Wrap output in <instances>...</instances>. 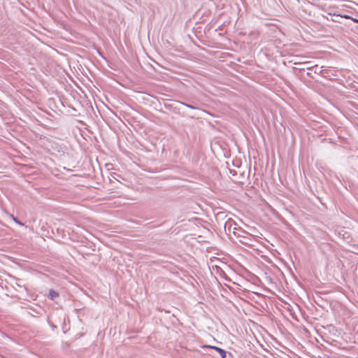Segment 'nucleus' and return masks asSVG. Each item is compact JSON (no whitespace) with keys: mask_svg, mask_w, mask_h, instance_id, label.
<instances>
[{"mask_svg":"<svg viewBox=\"0 0 358 358\" xmlns=\"http://www.w3.org/2000/svg\"><path fill=\"white\" fill-rule=\"evenodd\" d=\"M206 348H212V349L215 350L217 352H219V354L220 355L222 358H225L226 357V352L223 349L220 348L216 347V346H212V345H206Z\"/></svg>","mask_w":358,"mask_h":358,"instance_id":"nucleus-1","label":"nucleus"},{"mask_svg":"<svg viewBox=\"0 0 358 358\" xmlns=\"http://www.w3.org/2000/svg\"><path fill=\"white\" fill-rule=\"evenodd\" d=\"M59 296V294L57 291L54 289H50L49 291L48 296L51 299H54L55 297H57Z\"/></svg>","mask_w":358,"mask_h":358,"instance_id":"nucleus-2","label":"nucleus"},{"mask_svg":"<svg viewBox=\"0 0 358 358\" xmlns=\"http://www.w3.org/2000/svg\"><path fill=\"white\" fill-rule=\"evenodd\" d=\"M14 220L19 224H22L21 222H20L19 221H17L16 219L14 218Z\"/></svg>","mask_w":358,"mask_h":358,"instance_id":"nucleus-3","label":"nucleus"},{"mask_svg":"<svg viewBox=\"0 0 358 358\" xmlns=\"http://www.w3.org/2000/svg\"><path fill=\"white\" fill-rule=\"evenodd\" d=\"M341 17H343V15H342ZM343 17H345V18H346V19L350 18V17H349L348 15H343Z\"/></svg>","mask_w":358,"mask_h":358,"instance_id":"nucleus-4","label":"nucleus"}]
</instances>
